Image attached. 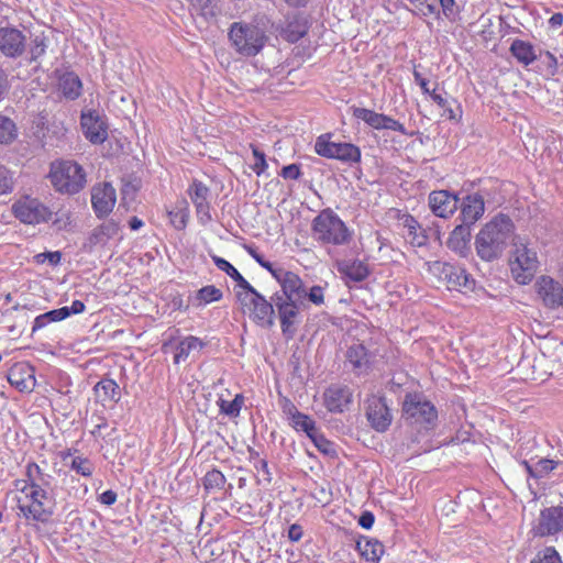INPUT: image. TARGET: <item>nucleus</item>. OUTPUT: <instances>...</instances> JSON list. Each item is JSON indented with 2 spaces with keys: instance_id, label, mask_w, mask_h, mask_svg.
<instances>
[{
  "instance_id": "nucleus-1",
  "label": "nucleus",
  "mask_w": 563,
  "mask_h": 563,
  "mask_svg": "<svg viewBox=\"0 0 563 563\" xmlns=\"http://www.w3.org/2000/svg\"><path fill=\"white\" fill-rule=\"evenodd\" d=\"M515 242V224L503 213L495 216L483 225L475 236V251L484 262L499 260L508 245Z\"/></svg>"
},
{
  "instance_id": "nucleus-2",
  "label": "nucleus",
  "mask_w": 563,
  "mask_h": 563,
  "mask_svg": "<svg viewBox=\"0 0 563 563\" xmlns=\"http://www.w3.org/2000/svg\"><path fill=\"white\" fill-rule=\"evenodd\" d=\"M228 37L234 51L243 57L256 56L268 41L264 29L245 21L233 22L229 27Z\"/></svg>"
},
{
  "instance_id": "nucleus-3",
  "label": "nucleus",
  "mask_w": 563,
  "mask_h": 563,
  "mask_svg": "<svg viewBox=\"0 0 563 563\" xmlns=\"http://www.w3.org/2000/svg\"><path fill=\"white\" fill-rule=\"evenodd\" d=\"M15 488L20 493L18 506L26 519L45 522L53 515L54 496L36 489L24 482L16 481Z\"/></svg>"
},
{
  "instance_id": "nucleus-4",
  "label": "nucleus",
  "mask_w": 563,
  "mask_h": 563,
  "mask_svg": "<svg viewBox=\"0 0 563 563\" xmlns=\"http://www.w3.org/2000/svg\"><path fill=\"white\" fill-rule=\"evenodd\" d=\"M313 238L322 243L342 245L350 240L344 222L331 209L322 210L312 221Z\"/></svg>"
},
{
  "instance_id": "nucleus-5",
  "label": "nucleus",
  "mask_w": 563,
  "mask_h": 563,
  "mask_svg": "<svg viewBox=\"0 0 563 563\" xmlns=\"http://www.w3.org/2000/svg\"><path fill=\"white\" fill-rule=\"evenodd\" d=\"M49 178L54 188L62 194H77L86 184V173L73 161L53 163Z\"/></svg>"
},
{
  "instance_id": "nucleus-6",
  "label": "nucleus",
  "mask_w": 563,
  "mask_h": 563,
  "mask_svg": "<svg viewBox=\"0 0 563 563\" xmlns=\"http://www.w3.org/2000/svg\"><path fill=\"white\" fill-rule=\"evenodd\" d=\"M402 412L412 426L430 429L438 418L435 407L421 394H408L402 404Z\"/></svg>"
},
{
  "instance_id": "nucleus-7",
  "label": "nucleus",
  "mask_w": 563,
  "mask_h": 563,
  "mask_svg": "<svg viewBox=\"0 0 563 563\" xmlns=\"http://www.w3.org/2000/svg\"><path fill=\"white\" fill-rule=\"evenodd\" d=\"M514 246L509 262L511 275L518 284L527 285L533 279L538 269L537 253L522 243L514 242Z\"/></svg>"
},
{
  "instance_id": "nucleus-8",
  "label": "nucleus",
  "mask_w": 563,
  "mask_h": 563,
  "mask_svg": "<svg viewBox=\"0 0 563 563\" xmlns=\"http://www.w3.org/2000/svg\"><path fill=\"white\" fill-rule=\"evenodd\" d=\"M331 134H321L314 143V151L318 155L338 159L345 164H354L361 161V150L352 143H335L330 141Z\"/></svg>"
},
{
  "instance_id": "nucleus-9",
  "label": "nucleus",
  "mask_w": 563,
  "mask_h": 563,
  "mask_svg": "<svg viewBox=\"0 0 563 563\" xmlns=\"http://www.w3.org/2000/svg\"><path fill=\"white\" fill-rule=\"evenodd\" d=\"M12 212L21 222L32 225L47 222L52 217L47 206L37 198L29 196L16 200L12 206Z\"/></svg>"
},
{
  "instance_id": "nucleus-10",
  "label": "nucleus",
  "mask_w": 563,
  "mask_h": 563,
  "mask_svg": "<svg viewBox=\"0 0 563 563\" xmlns=\"http://www.w3.org/2000/svg\"><path fill=\"white\" fill-rule=\"evenodd\" d=\"M272 300L277 310L283 334L287 338H292L301 321L300 312L305 307V300L289 301L288 299L284 300L279 297H272Z\"/></svg>"
},
{
  "instance_id": "nucleus-11",
  "label": "nucleus",
  "mask_w": 563,
  "mask_h": 563,
  "mask_svg": "<svg viewBox=\"0 0 563 563\" xmlns=\"http://www.w3.org/2000/svg\"><path fill=\"white\" fill-rule=\"evenodd\" d=\"M273 277L278 282L282 288V292H276L273 297H279L284 300L288 299L289 301L306 300L307 289L297 274L278 267L277 272H273Z\"/></svg>"
},
{
  "instance_id": "nucleus-12",
  "label": "nucleus",
  "mask_w": 563,
  "mask_h": 563,
  "mask_svg": "<svg viewBox=\"0 0 563 563\" xmlns=\"http://www.w3.org/2000/svg\"><path fill=\"white\" fill-rule=\"evenodd\" d=\"M322 400L329 412L342 413L353 401V390L346 385L331 384L324 389Z\"/></svg>"
},
{
  "instance_id": "nucleus-13",
  "label": "nucleus",
  "mask_w": 563,
  "mask_h": 563,
  "mask_svg": "<svg viewBox=\"0 0 563 563\" xmlns=\"http://www.w3.org/2000/svg\"><path fill=\"white\" fill-rule=\"evenodd\" d=\"M279 405L289 426L297 432H305L309 438L318 429L316 421L310 416L300 412L290 399L283 397Z\"/></svg>"
},
{
  "instance_id": "nucleus-14",
  "label": "nucleus",
  "mask_w": 563,
  "mask_h": 563,
  "mask_svg": "<svg viewBox=\"0 0 563 563\" xmlns=\"http://www.w3.org/2000/svg\"><path fill=\"white\" fill-rule=\"evenodd\" d=\"M80 124L84 135L92 144H102L108 137V125L98 111L82 112Z\"/></svg>"
},
{
  "instance_id": "nucleus-15",
  "label": "nucleus",
  "mask_w": 563,
  "mask_h": 563,
  "mask_svg": "<svg viewBox=\"0 0 563 563\" xmlns=\"http://www.w3.org/2000/svg\"><path fill=\"white\" fill-rule=\"evenodd\" d=\"M115 202L117 194L111 184L103 183L92 188L91 205L99 219L106 218L110 212H112Z\"/></svg>"
},
{
  "instance_id": "nucleus-16",
  "label": "nucleus",
  "mask_w": 563,
  "mask_h": 563,
  "mask_svg": "<svg viewBox=\"0 0 563 563\" xmlns=\"http://www.w3.org/2000/svg\"><path fill=\"white\" fill-rule=\"evenodd\" d=\"M366 417L371 426L378 432L387 430L393 420V416L385 399L379 397L368 399Z\"/></svg>"
},
{
  "instance_id": "nucleus-17",
  "label": "nucleus",
  "mask_w": 563,
  "mask_h": 563,
  "mask_svg": "<svg viewBox=\"0 0 563 563\" xmlns=\"http://www.w3.org/2000/svg\"><path fill=\"white\" fill-rule=\"evenodd\" d=\"M26 37L15 27H0V51L7 57H19L25 49Z\"/></svg>"
},
{
  "instance_id": "nucleus-18",
  "label": "nucleus",
  "mask_w": 563,
  "mask_h": 563,
  "mask_svg": "<svg viewBox=\"0 0 563 563\" xmlns=\"http://www.w3.org/2000/svg\"><path fill=\"white\" fill-rule=\"evenodd\" d=\"M563 530V507H550L541 511L533 528L536 536L555 534Z\"/></svg>"
},
{
  "instance_id": "nucleus-19",
  "label": "nucleus",
  "mask_w": 563,
  "mask_h": 563,
  "mask_svg": "<svg viewBox=\"0 0 563 563\" xmlns=\"http://www.w3.org/2000/svg\"><path fill=\"white\" fill-rule=\"evenodd\" d=\"M536 288L543 303L549 308L563 306V286L549 276H541Z\"/></svg>"
},
{
  "instance_id": "nucleus-20",
  "label": "nucleus",
  "mask_w": 563,
  "mask_h": 563,
  "mask_svg": "<svg viewBox=\"0 0 563 563\" xmlns=\"http://www.w3.org/2000/svg\"><path fill=\"white\" fill-rule=\"evenodd\" d=\"M457 196L448 190H435L429 195V207L439 218L452 216L457 209Z\"/></svg>"
},
{
  "instance_id": "nucleus-21",
  "label": "nucleus",
  "mask_w": 563,
  "mask_h": 563,
  "mask_svg": "<svg viewBox=\"0 0 563 563\" xmlns=\"http://www.w3.org/2000/svg\"><path fill=\"white\" fill-rule=\"evenodd\" d=\"M242 305L249 308L251 314L260 324L273 325L276 309L273 300L267 301L264 296L257 292Z\"/></svg>"
},
{
  "instance_id": "nucleus-22",
  "label": "nucleus",
  "mask_w": 563,
  "mask_h": 563,
  "mask_svg": "<svg viewBox=\"0 0 563 563\" xmlns=\"http://www.w3.org/2000/svg\"><path fill=\"white\" fill-rule=\"evenodd\" d=\"M442 273L448 282L449 288L460 291H468L474 289L475 280L472 275L466 272L465 268L444 264Z\"/></svg>"
},
{
  "instance_id": "nucleus-23",
  "label": "nucleus",
  "mask_w": 563,
  "mask_h": 563,
  "mask_svg": "<svg viewBox=\"0 0 563 563\" xmlns=\"http://www.w3.org/2000/svg\"><path fill=\"white\" fill-rule=\"evenodd\" d=\"M8 380L20 391H32L35 387L34 369L25 363L15 364L9 371Z\"/></svg>"
},
{
  "instance_id": "nucleus-24",
  "label": "nucleus",
  "mask_w": 563,
  "mask_h": 563,
  "mask_svg": "<svg viewBox=\"0 0 563 563\" xmlns=\"http://www.w3.org/2000/svg\"><path fill=\"white\" fill-rule=\"evenodd\" d=\"M485 212V202L479 194L467 195L461 205L462 222L473 225Z\"/></svg>"
},
{
  "instance_id": "nucleus-25",
  "label": "nucleus",
  "mask_w": 563,
  "mask_h": 563,
  "mask_svg": "<svg viewBox=\"0 0 563 563\" xmlns=\"http://www.w3.org/2000/svg\"><path fill=\"white\" fill-rule=\"evenodd\" d=\"M400 220L402 236L408 243L415 247H421L428 243L426 230L411 214H405Z\"/></svg>"
},
{
  "instance_id": "nucleus-26",
  "label": "nucleus",
  "mask_w": 563,
  "mask_h": 563,
  "mask_svg": "<svg viewBox=\"0 0 563 563\" xmlns=\"http://www.w3.org/2000/svg\"><path fill=\"white\" fill-rule=\"evenodd\" d=\"M26 479H22L25 484L44 490L46 494L54 496L53 476L44 473L41 467L35 463H29L26 466Z\"/></svg>"
},
{
  "instance_id": "nucleus-27",
  "label": "nucleus",
  "mask_w": 563,
  "mask_h": 563,
  "mask_svg": "<svg viewBox=\"0 0 563 563\" xmlns=\"http://www.w3.org/2000/svg\"><path fill=\"white\" fill-rule=\"evenodd\" d=\"M120 232V223L113 219L106 220L96 227L87 239V246L93 249L104 245L109 240L115 238Z\"/></svg>"
},
{
  "instance_id": "nucleus-28",
  "label": "nucleus",
  "mask_w": 563,
  "mask_h": 563,
  "mask_svg": "<svg viewBox=\"0 0 563 563\" xmlns=\"http://www.w3.org/2000/svg\"><path fill=\"white\" fill-rule=\"evenodd\" d=\"M97 401L102 406L112 402L115 404L120 399V387L113 379H102L93 387Z\"/></svg>"
},
{
  "instance_id": "nucleus-29",
  "label": "nucleus",
  "mask_w": 563,
  "mask_h": 563,
  "mask_svg": "<svg viewBox=\"0 0 563 563\" xmlns=\"http://www.w3.org/2000/svg\"><path fill=\"white\" fill-rule=\"evenodd\" d=\"M471 240V225L462 224L456 225L454 230L451 232L450 238L448 240V246L463 255L467 250L468 242Z\"/></svg>"
},
{
  "instance_id": "nucleus-30",
  "label": "nucleus",
  "mask_w": 563,
  "mask_h": 563,
  "mask_svg": "<svg viewBox=\"0 0 563 563\" xmlns=\"http://www.w3.org/2000/svg\"><path fill=\"white\" fill-rule=\"evenodd\" d=\"M58 87L66 99L76 100L81 95L82 84L75 73L68 71L59 76Z\"/></svg>"
},
{
  "instance_id": "nucleus-31",
  "label": "nucleus",
  "mask_w": 563,
  "mask_h": 563,
  "mask_svg": "<svg viewBox=\"0 0 563 563\" xmlns=\"http://www.w3.org/2000/svg\"><path fill=\"white\" fill-rule=\"evenodd\" d=\"M356 549L363 559L372 563H378L384 553V545L375 539L364 538L358 540Z\"/></svg>"
},
{
  "instance_id": "nucleus-32",
  "label": "nucleus",
  "mask_w": 563,
  "mask_h": 563,
  "mask_svg": "<svg viewBox=\"0 0 563 563\" xmlns=\"http://www.w3.org/2000/svg\"><path fill=\"white\" fill-rule=\"evenodd\" d=\"M338 269L353 282H362L369 275L367 265L358 260L341 262Z\"/></svg>"
},
{
  "instance_id": "nucleus-33",
  "label": "nucleus",
  "mask_w": 563,
  "mask_h": 563,
  "mask_svg": "<svg viewBox=\"0 0 563 563\" xmlns=\"http://www.w3.org/2000/svg\"><path fill=\"white\" fill-rule=\"evenodd\" d=\"M430 97L440 108L443 109L442 117L456 122L461 119L462 109L455 99L449 101L440 93H437L435 90L430 93Z\"/></svg>"
},
{
  "instance_id": "nucleus-34",
  "label": "nucleus",
  "mask_w": 563,
  "mask_h": 563,
  "mask_svg": "<svg viewBox=\"0 0 563 563\" xmlns=\"http://www.w3.org/2000/svg\"><path fill=\"white\" fill-rule=\"evenodd\" d=\"M510 52L519 63L526 66L532 64L537 59L533 46L522 40H515L511 43Z\"/></svg>"
},
{
  "instance_id": "nucleus-35",
  "label": "nucleus",
  "mask_w": 563,
  "mask_h": 563,
  "mask_svg": "<svg viewBox=\"0 0 563 563\" xmlns=\"http://www.w3.org/2000/svg\"><path fill=\"white\" fill-rule=\"evenodd\" d=\"M353 117L364 121L371 128L375 130H383L384 126V113H377L366 108H353Z\"/></svg>"
},
{
  "instance_id": "nucleus-36",
  "label": "nucleus",
  "mask_w": 563,
  "mask_h": 563,
  "mask_svg": "<svg viewBox=\"0 0 563 563\" xmlns=\"http://www.w3.org/2000/svg\"><path fill=\"white\" fill-rule=\"evenodd\" d=\"M308 32V26L303 18L295 16L289 21L284 30L288 42L295 43L303 37Z\"/></svg>"
},
{
  "instance_id": "nucleus-37",
  "label": "nucleus",
  "mask_w": 563,
  "mask_h": 563,
  "mask_svg": "<svg viewBox=\"0 0 563 563\" xmlns=\"http://www.w3.org/2000/svg\"><path fill=\"white\" fill-rule=\"evenodd\" d=\"M18 137V128L12 119L0 114V144L9 145Z\"/></svg>"
},
{
  "instance_id": "nucleus-38",
  "label": "nucleus",
  "mask_w": 563,
  "mask_h": 563,
  "mask_svg": "<svg viewBox=\"0 0 563 563\" xmlns=\"http://www.w3.org/2000/svg\"><path fill=\"white\" fill-rule=\"evenodd\" d=\"M190 4L206 21L214 19L218 14L217 0H190Z\"/></svg>"
},
{
  "instance_id": "nucleus-39",
  "label": "nucleus",
  "mask_w": 563,
  "mask_h": 563,
  "mask_svg": "<svg viewBox=\"0 0 563 563\" xmlns=\"http://www.w3.org/2000/svg\"><path fill=\"white\" fill-rule=\"evenodd\" d=\"M525 467L527 472L533 477H543L552 472L558 463L553 460L541 459L534 465H530L528 462H525Z\"/></svg>"
},
{
  "instance_id": "nucleus-40",
  "label": "nucleus",
  "mask_w": 563,
  "mask_h": 563,
  "mask_svg": "<svg viewBox=\"0 0 563 563\" xmlns=\"http://www.w3.org/2000/svg\"><path fill=\"white\" fill-rule=\"evenodd\" d=\"M170 222L177 230H184L189 219V207L186 200L179 202L176 210L169 211Z\"/></svg>"
},
{
  "instance_id": "nucleus-41",
  "label": "nucleus",
  "mask_w": 563,
  "mask_h": 563,
  "mask_svg": "<svg viewBox=\"0 0 563 563\" xmlns=\"http://www.w3.org/2000/svg\"><path fill=\"white\" fill-rule=\"evenodd\" d=\"M194 206L209 201L210 189L200 180L195 179L187 190Z\"/></svg>"
},
{
  "instance_id": "nucleus-42",
  "label": "nucleus",
  "mask_w": 563,
  "mask_h": 563,
  "mask_svg": "<svg viewBox=\"0 0 563 563\" xmlns=\"http://www.w3.org/2000/svg\"><path fill=\"white\" fill-rule=\"evenodd\" d=\"M309 439L312 441L314 446L324 455L335 454L334 444L323 435L319 428L312 434H310Z\"/></svg>"
},
{
  "instance_id": "nucleus-43",
  "label": "nucleus",
  "mask_w": 563,
  "mask_h": 563,
  "mask_svg": "<svg viewBox=\"0 0 563 563\" xmlns=\"http://www.w3.org/2000/svg\"><path fill=\"white\" fill-rule=\"evenodd\" d=\"M222 298L221 289L217 288L213 285L205 286L198 290L196 295V299L198 300V305H208L213 301H219Z\"/></svg>"
},
{
  "instance_id": "nucleus-44",
  "label": "nucleus",
  "mask_w": 563,
  "mask_h": 563,
  "mask_svg": "<svg viewBox=\"0 0 563 563\" xmlns=\"http://www.w3.org/2000/svg\"><path fill=\"white\" fill-rule=\"evenodd\" d=\"M225 484V476L218 470L207 472L203 477V486L207 490L221 489Z\"/></svg>"
},
{
  "instance_id": "nucleus-45",
  "label": "nucleus",
  "mask_w": 563,
  "mask_h": 563,
  "mask_svg": "<svg viewBox=\"0 0 563 563\" xmlns=\"http://www.w3.org/2000/svg\"><path fill=\"white\" fill-rule=\"evenodd\" d=\"M530 563H563L559 552L553 547L539 551Z\"/></svg>"
},
{
  "instance_id": "nucleus-46",
  "label": "nucleus",
  "mask_w": 563,
  "mask_h": 563,
  "mask_svg": "<svg viewBox=\"0 0 563 563\" xmlns=\"http://www.w3.org/2000/svg\"><path fill=\"white\" fill-rule=\"evenodd\" d=\"M235 282L236 286L241 289L238 291V299L241 303L247 301V299L254 297L258 292L242 275H240Z\"/></svg>"
},
{
  "instance_id": "nucleus-47",
  "label": "nucleus",
  "mask_w": 563,
  "mask_h": 563,
  "mask_svg": "<svg viewBox=\"0 0 563 563\" xmlns=\"http://www.w3.org/2000/svg\"><path fill=\"white\" fill-rule=\"evenodd\" d=\"M205 347V343L192 335L186 336L177 344V352H191V351H200Z\"/></svg>"
},
{
  "instance_id": "nucleus-48",
  "label": "nucleus",
  "mask_w": 563,
  "mask_h": 563,
  "mask_svg": "<svg viewBox=\"0 0 563 563\" xmlns=\"http://www.w3.org/2000/svg\"><path fill=\"white\" fill-rule=\"evenodd\" d=\"M71 470L76 471L82 476H90L93 471V465L88 459L76 456L73 459L70 464Z\"/></svg>"
},
{
  "instance_id": "nucleus-49",
  "label": "nucleus",
  "mask_w": 563,
  "mask_h": 563,
  "mask_svg": "<svg viewBox=\"0 0 563 563\" xmlns=\"http://www.w3.org/2000/svg\"><path fill=\"white\" fill-rule=\"evenodd\" d=\"M212 261L214 265L222 272H224L227 275H229L233 280H235L241 274L239 271L227 260L212 255Z\"/></svg>"
},
{
  "instance_id": "nucleus-50",
  "label": "nucleus",
  "mask_w": 563,
  "mask_h": 563,
  "mask_svg": "<svg viewBox=\"0 0 563 563\" xmlns=\"http://www.w3.org/2000/svg\"><path fill=\"white\" fill-rule=\"evenodd\" d=\"M13 189V179L9 169L0 165V195L11 192Z\"/></svg>"
},
{
  "instance_id": "nucleus-51",
  "label": "nucleus",
  "mask_w": 563,
  "mask_h": 563,
  "mask_svg": "<svg viewBox=\"0 0 563 563\" xmlns=\"http://www.w3.org/2000/svg\"><path fill=\"white\" fill-rule=\"evenodd\" d=\"M242 399L240 396H236L234 400L227 401L220 400L221 411L228 416H238L241 410Z\"/></svg>"
},
{
  "instance_id": "nucleus-52",
  "label": "nucleus",
  "mask_w": 563,
  "mask_h": 563,
  "mask_svg": "<svg viewBox=\"0 0 563 563\" xmlns=\"http://www.w3.org/2000/svg\"><path fill=\"white\" fill-rule=\"evenodd\" d=\"M195 208H196V213H197V218H198V221L202 224V225H206L208 224L211 220H212V217H211V212H210V202H203V203H197L195 205Z\"/></svg>"
},
{
  "instance_id": "nucleus-53",
  "label": "nucleus",
  "mask_w": 563,
  "mask_h": 563,
  "mask_svg": "<svg viewBox=\"0 0 563 563\" xmlns=\"http://www.w3.org/2000/svg\"><path fill=\"white\" fill-rule=\"evenodd\" d=\"M306 299L316 306H321L324 302V289L323 287L316 285L307 290Z\"/></svg>"
},
{
  "instance_id": "nucleus-54",
  "label": "nucleus",
  "mask_w": 563,
  "mask_h": 563,
  "mask_svg": "<svg viewBox=\"0 0 563 563\" xmlns=\"http://www.w3.org/2000/svg\"><path fill=\"white\" fill-rule=\"evenodd\" d=\"M253 155L255 158V163L253 164L252 169L256 173V175L260 176L267 168L265 154L257 147H253Z\"/></svg>"
},
{
  "instance_id": "nucleus-55",
  "label": "nucleus",
  "mask_w": 563,
  "mask_h": 563,
  "mask_svg": "<svg viewBox=\"0 0 563 563\" xmlns=\"http://www.w3.org/2000/svg\"><path fill=\"white\" fill-rule=\"evenodd\" d=\"M419 9L423 15L433 14L437 12V0H409Z\"/></svg>"
},
{
  "instance_id": "nucleus-56",
  "label": "nucleus",
  "mask_w": 563,
  "mask_h": 563,
  "mask_svg": "<svg viewBox=\"0 0 563 563\" xmlns=\"http://www.w3.org/2000/svg\"><path fill=\"white\" fill-rule=\"evenodd\" d=\"M71 224V218L69 212H57L56 218L53 221V227L58 230H67Z\"/></svg>"
},
{
  "instance_id": "nucleus-57",
  "label": "nucleus",
  "mask_w": 563,
  "mask_h": 563,
  "mask_svg": "<svg viewBox=\"0 0 563 563\" xmlns=\"http://www.w3.org/2000/svg\"><path fill=\"white\" fill-rule=\"evenodd\" d=\"M349 363L353 369L361 373L368 364L367 354H349Z\"/></svg>"
},
{
  "instance_id": "nucleus-58",
  "label": "nucleus",
  "mask_w": 563,
  "mask_h": 563,
  "mask_svg": "<svg viewBox=\"0 0 563 563\" xmlns=\"http://www.w3.org/2000/svg\"><path fill=\"white\" fill-rule=\"evenodd\" d=\"M438 4H440V7L442 8V11H443V14L446 18H453L459 12L455 0H437V5Z\"/></svg>"
},
{
  "instance_id": "nucleus-59",
  "label": "nucleus",
  "mask_w": 563,
  "mask_h": 563,
  "mask_svg": "<svg viewBox=\"0 0 563 563\" xmlns=\"http://www.w3.org/2000/svg\"><path fill=\"white\" fill-rule=\"evenodd\" d=\"M545 356H547V354H544V353H541L539 355L538 354H528V355L523 354L520 357L519 365L521 366L525 363H528V364L532 363V367H533V369H536L537 364L540 366L543 365V363L545 362ZM534 372L536 371H533V373Z\"/></svg>"
},
{
  "instance_id": "nucleus-60",
  "label": "nucleus",
  "mask_w": 563,
  "mask_h": 563,
  "mask_svg": "<svg viewBox=\"0 0 563 563\" xmlns=\"http://www.w3.org/2000/svg\"><path fill=\"white\" fill-rule=\"evenodd\" d=\"M383 130H390V131L399 132L401 134H407V131L402 123H400L399 121H397L394 118L386 115V114H385V119H384Z\"/></svg>"
},
{
  "instance_id": "nucleus-61",
  "label": "nucleus",
  "mask_w": 563,
  "mask_h": 563,
  "mask_svg": "<svg viewBox=\"0 0 563 563\" xmlns=\"http://www.w3.org/2000/svg\"><path fill=\"white\" fill-rule=\"evenodd\" d=\"M301 175L300 167L297 164H290L287 166H284L280 176L285 179H298Z\"/></svg>"
},
{
  "instance_id": "nucleus-62",
  "label": "nucleus",
  "mask_w": 563,
  "mask_h": 563,
  "mask_svg": "<svg viewBox=\"0 0 563 563\" xmlns=\"http://www.w3.org/2000/svg\"><path fill=\"white\" fill-rule=\"evenodd\" d=\"M46 43L45 38L41 36H36L33 41V46L31 48L32 58L36 59L45 53Z\"/></svg>"
},
{
  "instance_id": "nucleus-63",
  "label": "nucleus",
  "mask_w": 563,
  "mask_h": 563,
  "mask_svg": "<svg viewBox=\"0 0 563 563\" xmlns=\"http://www.w3.org/2000/svg\"><path fill=\"white\" fill-rule=\"evenodd\" d=\"M540 57L542 63L547 65L549 74L555 75L558 73V58L550 52H545Z\"/></svg>"
},
{
  "instance_id": "nucleus-64",
  "label": "nucleus",
  "mask_w": 563,
  "mask_h": 563,
  "mask_svg": "<svg viewBox=\"0 0 563 563\" xmlns=\"http://www.w3.org/2000/svg\"><path fill=\"white\" fill-rule=\"evenodd\" d=\"M45 316L47 319H49L51 322H57L62 321L69 317V311L67 310V307H62L58 309H54L51 311L45 312Z\"/></svg>"
}]
</instances>
